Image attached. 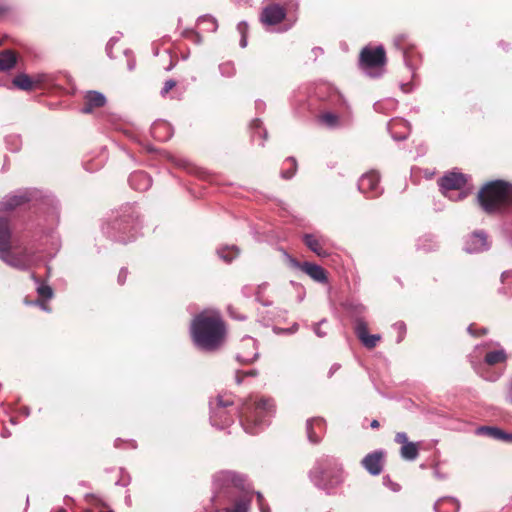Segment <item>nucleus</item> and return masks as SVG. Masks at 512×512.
I'll list each match as a JSON object with an SVG mask.
<instances>
[{"mask_svg":"<svg viewBox=\"0 0 512 512\" xmlns=\"http://www.w3.org/2000/svg\"><path fill=\"white\" fill-rule=\"evenodd\" d=\"M275 411L271 398L249 397L241 405H235L231 396L219 395L211 404L210 422L218 429H225L234 423L235 417L247 434H257L266 425Z\"/></svg>","mask_w":512,"mask_h":512,"instance_id":"obj_1","label":"nucleus"},{"mask_svg":"<svg viewBox=\"0 0 512 512\" xmlns=\"http://www.w3.org/2000/svg\"><path fill=\"white\" fill-rule=\"evenodd\" d=\"M190 332L195 346L205 352H214L224 343L226 327L218 312L203 311L191 323Z\"/></svg>","mask_w":512,"mask_h":512,"instance_id":"obj_2","label":"nucleus"},{"mask_svg":"<svg viewBox=\"0 0 512 512\" xmlns=\"http://www.w3.org/2000/svg\"><path fill=\"white\" fill-rule=\"evenodd\" d=\"M477 199L486 213H502L512 207V185L502 180L491 181L479 191Z\"/></svg>","mask_w":512,"mask_h":512,"instance_id":"obj_3","label":"nucleus"},{"mask_svg":"<svg viewBox=\"0 0 512 512\" xmlns=\"http://www.w3.org/2000/svg\"><path fill=\"white\" fill-rule=\"evenodd\" d=\"M103 233L112 241L126 244L136 238L138 220L131 206L124 207L111 221L102 227Z\"/></svg>","mask_w":512,"mask_h":512,"instance_id":"obj_4","label":"nucleus"},{"mask_svg":"<svg viewBox=\"0 0 512 512\" xmlns=\"http://www.w3.org/2000/svg\"><path fill=\"white\" fill-rule=\"evenodd\" d=\"M312 483L319 489L331 493L344 480L341 465L333 458H321L309 472Z\"/></svg>","mask_w":512,"mask_h":512,"instance_id":"obj_5","label":"nucleus"},{"mask_svg":"<svg viewBox=\"0 0 512 512\" xmlns=\"http://www.w3.org/2000/svg\"><path fill=\"white\" fill-rule=\"evenodd\" d=\"M11 235L9 220L0 217V259L14 268L27 270L30 267V257L27 253H11Z\"/></svg>","mask_w":512,"mask_h":512,"instance_id":"obj_6","label":"nucleus"},{"mask_svg":"<svg viewBox=\"0 0 512 512\" xmlns=\"http://www.w3.org/2000/svg\"><path fill=\"white\" fill-rule=\"evenodd\" d=\"M386 63V53L383 46L375 48L366 46L361 50L359 65L361 69L371 77H379Z\"/></svg>","mask_w":512,"mask_h":512,"instance_id":"obj_7","label":"nucleus"},{"mask_svg":"<svg viewBox=\"0 0 512 512\" xmlns=\"http://www.w3.org/2000/svg\"><path fill=\"white\" fill-rule=\"evenodd\" d=\"M466 183L467 176L456 171L448 172L438 180L442 194L453 201L462 200L467 196V192L462 190Z\"/></svg>","mask_w":512,"mask_h":512,"instance_id":"obj_8","label":"nucleus"},{"mask_svg":"<svg viewBox=\"0 0 512 512\" xmlns=\"http://www.w3.org/2000/svg\"><path fill=\"white\" fill-rule=\"evenodd\" d=\"M245 489V477L233 471H220L213 477V498L223 494H230L231 489Z\"/></svg>","mask_w":512,"mask_h":512,"instance_id":"obj_9","label":"nucleus"},{"mask_svg":"<svg viewBox=\"0 0 512 512\" xmlns=\"http://www.w3.org/2000/svg\"><path fill=\"white\" fill-rule=\"evenodd\" d=\"M474 356H470V362L473 369L485 380L494 382L499 379V373L484 372L485 365L493 366L499 363H504L507 360L506 352L503 348L494 351H488L484 354L483 363L473 360Z\"/></svg>","mask_w":512,"mask_h":512,"instance_id":"obj_10","label":"nucleus"},{"mask_svg":"<svg viewBox=\"0 0 512 512\" xmlns=\"http://www.w3.org/2000/svg\"><path fill=\"white\" fill-rule=\"evenodd\" d=\"M380 177L377 172L370 171L363 174L358 181V189L367 198H376L382 194V188L379 185Z\"/></svg>","mask_w":512,"mask_h":512,"instance_id":"obj_11","label":"nucleus"},{"mask_svg":"<svg viewBox=\"0 0 512 512\" xmlns=\"http://www.w3.org/2000/svg\"><path fill=\"white\" fill-rule=\"evenodd\" d=\"M259 358L257 340L251 336H244L240 341L239 352L236 359L240 363L249 364Z\"/></svg>","mask_w":512,"mask_h":512,"instance_id":"obj_12","label":"nucleus"},{"mask_svg":"<svg viewBox=\"0 0 512 512\" xmlns=\"http://www.w3.org/2000/svg\"><path fill=\"white\" fill-rule=\"evenodd\" d=\"M33 198L30 190H18L13 194L5 196L0 201V211L8 212L12 211L25 203L31 201Z\"/></svg>","mask_w":512,"mask_h":512,"instance_id":"obj_13","label":"nucleus"},{"mask_svg":"<svg viewBox=\"0 0 512 512\" xmlns=\"http://www.w3.org/2000/svg\"><path fill=\"white\" fill-rule=\"evenodd\" d=\"M285 255L287 256L290 264L293 267L300 268L303 272H305L313 280H315L319 283L327 282L326 272L321 266L314 264V263H310V262L300 263L296 259L289 256L288 254H285Z\"/></svg>","mask_w":512,"mask_h":512,"instance_id":"obj_14","label":"nucleus"},{"mask_svg":"<svg viewBox=\"0 0 512 512\" xmlns=\"http://www.w3.org/2000/svg\"><path fill=\"white\" fill-rule=\"evenodd\" d=\"M286 17V10L279 4H270L263 8L260 20L265 26L281 23Z\"/></svg>","mask_w":512,"mask_h":512,"instance_id":"obj_15","label":"nucleus"},{"mask_svg":"<svg viewBox=\"0 0 512 512\" xmlns=\"http://www.w3.org/2000/svg\"><path fill=\"white\" fill-rule=\"evenodd\" d=\"M490 248L488 236L484 231L473 232L466 240L464 249L468 253H480Z\"/></svg>","mask_w":512,"mask_h":512,"instance_id":"obj_16","label":"nucleus"},{"mask_svg":"<svg viewBox=\"0 0 512 512\" xmlns=\"http://www.w3.org/2000/svg\"><path fill=\"white\" fill-rule=\"evenodd\" d=\"M326 430L325 420L319 417L308 419L306 422V433L311 445H318Z\"/></svg>","mask_w":512,"mask_h":512,"instance_id":"obj_17","label":"nucleus"},{"mask_svg":"<svg viewBox=\"0 0 512 512\" xmlns=\"http://www.w3.org/2000/svg\"><path fill=\"white\" fill-rule=\"evenodd\" d=\"M355 334L367 349H373L381 339L379 334L368 333L367 324L363 319L356 320Z\"/></svg>","mask_w":512,"mask_h":512,"instance_id":"obj_18","label":"nucleus"},{"mask_svg":"<svg viewBox=\"0 0 512 512\" xmlns=\"http://www.w3.org/2000/svg\"><path fill=\"white\" fill-rule=\"evenodd\" d=\"M362 465L371 475H379L383 470L384 453L374 451L367 454L362 460Z\"/></svg>","mask_w":512,"mask_h":512,"instance_id":"obj_19","label":"nucleus"},{"mask_svg":"<svg viewBox=\"0 0 512 512\" xmlns=\"http://www.w3.org/2000/svg\"><path fill=\"white\" fill-rule=\"evenodd\" d=\"M476 435L485 436L491 439L503 441L507 444H512V433L505 432L495 426H480L475 430Z\"/></svg>","mask_w":512,"mask_h":512,"instance_id":"obj_20","label":"nucleus"},{"mask_svg":"<svg viewBox=\"0 0 512 512\" xmlns=\"http://www.w3.org/2000/svg\"><path fill=\"white\" fill-rule=\"evenodd\" d=\"M84 105L81 108L83 114H90L95 108L103 107L106 104V97L98 91H87L84 95Z\"/></svg>","mask_w":512,"mask_h":512,"instance_id":"obj_21","label":"nucleus"},{"mask_svg":"<svg viewBox=\"0 0 512 512\" xmlns=\"http://www.w3.org/2000/svg\"><path fill=\"white\" fill-rule=\"evenodd\" d=\"M388 130L395 141L407 139L410 133V124L404 119H392L388 123Z\"/></svg>","mask_w":512,"mask_h":512,"instance_id":"obj_22","label":"nucleus"},{"mask_svg":"<svg viewBox=\"0 0 512 512\" xmlns=\"http://www.w3.org/2000/svg\"><path fill=\"white\" fill-rule=\"evenodd\" d=\"M151 135L154 139L165 142L173 136V128L168 122L158 120L151 126Z\"/></svg>","mask_w":512,"mask_h":512,"instance_id":"obj_23","label":"nucleus"},{"mask_svg":"<svg viewBox=\"0 0 512 512\" xmlns=\"http://www.w3.org/2000/svg\"><path fill=\"white\" fill-rule=\"evenodd\" d=\"M129 185L136 191H146L152 185L151 177L144 171L133 172L128 179Z\"/></svg>","mask_w":512,"mask_h":512,"instance_id":"obj_24","label":"nucleus"},{"mask_svg":"<svg viewBox=\"0 0 512 512\" xmlns=\"http://www.w3.org/2000/svg\"><path fill=\"white\" fill-rule=\"evenodd\" d=\"M305 245L319 257H327L329 253L323 248V238H317L314 234L303 236Z\"/></svg>","mask_w":512,"mask_h":512,"instance_id":"obj_25","label":"nucleus"},{"mask_svg":"<svg viewBox=\"0 0 512 512\" xmlns=\"http://www.w3.org/2000/svg\"><path fill=\"white\" fill-rule=\"evenodd\" d=\"M459 509L460 503L454 497H442L434 504L435 512H458Z\"/></svg>","mask_w":512,"mask_h":512,"instance_id":"obj_26","label":"nucleus"},{"mask_svg":"<svg viewBox=\"0 0 512 512\" xmlns=\"http://www.w3.org/2000/svg\"><path fill=\"white\" fill-rule=\"evenodd\" d=\"M17 56L12 50H3L0 52V71L6 72L15 67Z\"/></svg>","mask_w":512,"mask_h":512,"instance_id":"obj_27","label":"nucleus"},{"mask_svg":"<svg viewBox=\"0 0 512 512\" xmlns=\"http://www.w3.org/2000/svg\"><path fill=\"white\" fill-rule=\"evenodd\" d=\"M394 45L397 49L402 51L404 62L408 67H410V56L408 49L411 47V45L407 42V36L404 34L396 36L394 39Z\"/></svg>","mask_w":512,"mask_h":512,"instance_id":"obj_28","label":"nucleus"},{"mask_svg":"<svg viewBox=\"0 0 512 512\" xmlns=\"http://www.w3.org/2000/svg\"><path fill=\"white\" fill-rule=\"evenodd\" d=\"M250 507L251 499L244 497L237 500L232 507L217 509L215 512H249Z\"/></svg>","mask_w":512,"mask_h":512,"instance_id":"obj_29","label":"nucleus"},{"mask_svg":"<svg viewBox=\"0 0 512 512\" xmlns=\"http://www.w3.org/2000/svg\"><path fill=\"white\" fill-rule=\"evenodd\" d=\"M251 130H252V138L255 140L256 137L261 139L259 145L263 146L264 141L267 139L268 133L265 128L262 126V121L260 119H254L251 122Z\"/></svg>","mask_w":512,"mask_h":512,"instance_id":"obj_30","label":"nucleus"},{"mask_svg":"<svg viewBox=\"0 0 512 512\" xmlns=\"http://www.w3.org/2000/svg\"><path fill=\"white\" fill-rule=\"evenodd\" d=\"M318 120L327 128L334 129L340 126L339 117L332 112H325L319 115Z\"/></svg>","mask_w":512,"mask_h":512,"instance_id":"obj_31","label":"nucleus"},{"mask_svg":"<svg viewBox=\"0 0 512 512\" xmlns=\"http://www.w3.org/2000/svg\"><path fill=\"white\" fill-rule=\"evenodd\" d=\"M197 23L204 31L207 32H215L218 28L217 20L211 15L200 16Z\"/></svg>","mask_w":512,"mask_h":512,"instance_id":"obj_32","label":"nucleus"},{"mask_svg":"<svg viewBox=\"0 0 512 512\" xmlns=\"http://www.w3.org/2000/svg\"><path fill=\"white\" fill-rule=\"evenodd\" d=\"M31 278L37 284L36 290H37L38 295L41 298H43L45 300H49L53 297V290L49 285L41 283L40 280L37 278V276L34 273L31 274Z\"/></svg>","mask_w":512,"mask_h":512,"instance_id":"obj_33","label":"nucleus"},{"mask_svg":"<svg viewBox=\"0 0 512 512\" xmlns=\"http://www.w3.org/2000/svg\"><path fill=\"white\" fill-rule=\"evenodd\" d=\"M218 256L225 262H231L239 254L236 246H226L217 250Z\"/></svg>","mask_w":512,"mask_h":512,"instance_id":"obj_34","label":"nucleus"},{"mask_svg":"<svg viewBox=\"0 0 512 512\" xmlns=\"http://www.w3.org/2000/svg\"><path fill=\"white\" fill-rule=\"evenodd\" d=\"M13 84L21 89V90H31L33 87V82L31 78L26 74H19L13 79Z\"/></svg>","mask_w":512,"mask_h":512,"instance_id":"obj_35","label":"nucleus"},{"mask_svg":"<svg viewBox=\"0 0 512 512\" xmlns=\"http://www.w3.org/2000/svg\"><path fill=\"white\" fill-rule=\"evenodd\" d=\"M285 164L289 165V167L281 171V177L284 179H291L296 173L297 161L293 157H288L285 160Z\"/></svg>","mask_w":512,"mask_h":512,"instance_id":"obj_36","label":"nucleus"},{"mask_svg":"<svg viewBox=\"0 0 512 512\" xmlns=\"http://www.w3.org/2000/svg\"><path fill=\"white\" fill-rule=\"evenodd\" d=\"M395 442L401 445V448H419V443L408 441V437L405 432L397 433L395 436Z\"/></svg>","mask_w":512,"mask_h":512,"instance_id":"obj_37","label":"nucleus"},{"mask_svg":"<svg viewBox=\"0 0 512 512\" xmlns=\"http://www.w3.org/2000/svg\"><path fill=\"white\" fill-rule=\"evenodd\" d=\"M257 375H258V371L256 369H250L248 371H237L235 379H236V382L238 384H240L245 377H248V376L255 377Z\"/></svg>","mask_w":512,"mask_h":512,"instance_id":"obj_38","label":"nucleus"},{"mask_svg":"<svg viewBox=\"0 0 512 512\" xmlns=\"http://www.w3.org/2000/svg\"><path fill=\"white\" fill-rule=\"evenodd\" d=\"M419 450H400L401 457L407 461H413L418 457Z\"/></svg>","mask_w":512,"mask_h":512,"instance_id":"obj_39","label":"nucleus"},{"mask_svg":"<svg viewBox=\"0 0 512 512\" xmlns=\"http://www.w3.org/2000/svg\"><path fill=\"white\" fill-rule=\"evenodd\" d=\"M393 328L399 333L397 343H400L403 340L404 334L406 332V325L404 322H396L393 325Z\"/></svg>","mask_w":512,"mask_h":512,"instance_id":"obj_40","label":"nucleus"},{"mask_svg":"<svg viewBox=\"0 0 512 512\" xmlns=\"http://www.w3.org/2000/svg\"><path fill=\"white\" fill-rule=\"evenodd\" d=\"M383 484L393 492H398L400 490V485L393 482L389 476L383 477Z\"/></svg>","mask_w":512,"mask_h":512,"instance_id":"obj_41","label":"nucleus"},{"mask_svg":"<svg viewBox=\"0 0 512 512\" xmlns=\"http://www.w3.org/2000/svg\"><path fill=\"white\" fill-rule=\"evenodd\" d=\"M222 75L232 76L234 74V67L230 63H224L219 66Z\"/></svg>","mask_w":512,"mask_h":512,"instance_id":"obj_42","label":"nucleus"},{"mask_svg":"<svg viewBox=\"0 0 512 512\" xmlns=\"http://www.w3.org/2000/svg\"><path fill=\"white\" fill-rule=\"evenodd\" d=\"M176 86V81L169 79L164 83L163 88L160 91V94L164 97L168 94V92Z\"/></svg>","mask_w":512,"mask_h":512,"instance_id":"obj_43","label":"nucleus"},{"mask_svg":"<svg viewBox=\"0 0 512 512\" xmlns=\"http://www.w3.org/2000/svg\"><path fill=\"white\" fill-rule=\"evenodd\" d=\"M324 323H326V320H325V319H323V320H321L320 322H318V323H316V324H314V325H313V331H314V333H315L318 337H320V338H323V337H325V336L327 335V332H325V331H323V330L321 329V325H322V324H324Z\"/></svg>","mask_w":512,"mask_h":512,"instance_id":"obj_44","label":"nucleus"},{"mask_svg":"<svg viewBox=\"0 0 512 512\" xmlns=\"http://www.w3.org/2000/svg\"><path fill=\"white\" fill-rule=\"evenodd\" d=\"M121 472V478L116 481V485L126 487L130 483V476L127 474H124L123 469H120Z\"/></svg>","mask_w":512,"mask_h":512,"instance_id":"obj_45","label":"nucleus"},{"mask_svg":"<svg viewBox=\"0 0 512 512\" xmlns=\"http://www.w3.org/2000/svg\"><path fill=\"white\" fill-rule=\"evenodd\" d=\"M501 281L504 285H509L512 288V271H505L501 275Z\"/></svg>","mask_w":512,"mask_h":512,"instance_id":"obj_46","label":"nucleus"},{"mask_svg":"<svg viewBox=\"0 0 512 512\" xmlns=\"http://www.w3.org/2000/svg\"><path fill=\"white\" fill-rule=\"evenodd\" d=\"M127 274H128L127 269L121 268V270H120V272L118 274V279H117V281H118V283L120 285H123L125 283L126 278H127Z\"/></svg>","mask_w":512,"mask_h":512,"instance_id":"obj_47","label":"nucleus"},{"mask_svg":"<svg viewBox=\"0 0 512 512\" xmlns=\"http://www.w3.org/2000/svg\"><path fill=\"white\" fill-rule=\"evenodd\" d=\"M237 30L241 36L246 35L248 31V24L245 21L238 23Z\"/></svg>","mask_w":512,"mask_h":512,"instance_id":"obj_48","label":"nucleus"},{"mask_svg":"<svg viewBox=\"0 0 512 512\" xmlns=\"http://www.w3.org/2000/svg\"><path fill=\"white\" fill-rule=\"evenodd\" d=\"M228 312H229L230 316L234 319H237V320H245L246 319V316L236 313L232 307H228Z\"/></svg>","mask_w":512,"mask_h":512,"instance_id":"obj_49","label":"nucleus"},{"mask_svg":"<svg viewBox=\"0 0 512 512\" xmlns=\"http://www.w3.org/2000/svg\"><path fill=\"white\" fill-rule=\"evenodd\" d=\"M115 43H116V39L113 37V38H111V39L108 41V43H107V45H106V52H107V55H108L110 58H112L111 51H112V48H113V46H114V44H115Z\"/></svg>","mask_w":512,"mask_h":512,"instance_id":"obj_50","label":"nucleus"},{"mask_svg":"<svg viewBox=\"0 0 512 512\" xmlns=\"http://www.w3.org/2000/svg\"><path fill=\"white\" fill-rule=\"evenodd\" d=\"M188 34H191V35L194 37V41H195L196 43H200V42H201V40H202V39H201V36H200V34H199V33L195 32V31H193V30H191V31H189V32H188V31H185V32H184V36L188 37V36H189Z\"/></svg>","mask_w":512,"mask_h":512,"instance_id":"obj_51","label":"nucleus"},{"mask_svg":"<svg viewBox=\"0 0 512 512\" xmlns=\"http://www.w3.org/2000/svg\"><path fill=\"white\" fill-rule=\"evenodd\" d=\"M507 390V400L512 403V378L508 382Z\"/></svg>","mask_w":512,"mask_h":512,"instance_id":"obj_52","label":"nucleus"},{"mask_svg":"<svg viewBox=\"0 0 512 512\" xmlns=\"http://www.w3.org/2000/svg\"><path fill=\"white\" fill-rule=\"evenodd\" d=\"M258 507H259L260 512H271L270 507L266 501L259 503Z\"/></svg>","mask_w":512,"mask_h":512,"instance_id":"obj_53","label":"nucleus"},{"mask_svg":"<svg viewBox=\"0 0 512 512\" xmlns=\"http://www.w3.org/2000/svg\"><path fill=\"white\" fill-rule=\"evenodd\" d=\"M312 53L314 54L315 56V59L319 56V55H322L323 54V49L320 48V47H314L312 49Z\"/></svg>","mask_w":512,"mask_h":512,"instance_id":"obj_54","label":"nucleus"},{"mask_svg":"<svg viewBox=\"0 0 512 512\" xmlns=\"http://www.w3.org/2000/svg\"><path fill=\"white\" fill-rule=\"evenodd\" d=\"M340 368V365L339 364H333L331 367H330V370H329V377H331L336 371H338Z\"/></svg>","mask_w":512,"mask_h":512,"instance_id":"obj_55","label":"nucleus"},{"mask_svg":"<svg viewBox=\"0 0 512 512\" xmlns=\"http://www.w3.org/2000/svg\"><path fill=\"white\" fill-rule=\"evenodd\" d=\"M254 494L256 495V498H257V504H259V503H262V502H265V501H266V500H265V498H264V496H263V494H262L261 492L257 491V492H255Z\"/></svg>","mask_w":512,"mask_h":512,"instance_id":"obj_56","label":"nucleus"},{"mask_svg":"<svg viewBox=\"0 0 512 512\" xmlns=\"http://www.w3.org/2000/svg\"><path fill=\"white\" fill-rule=\"evenodd\" d=\"M240 46L242 48H245L247 46V35H243L241 36V39H240Z\"/></svg>","mask_w":512,"mask_h":512,"instance_id":"obj_57","label":"nucleus"},{"mask_svg":"<svg viewBox=\"0 0 512 512\" xmlns=\"http://www.w3.org/2000/svg\"><path fill=\"white\" fill-rule=\"evenodd\" d=\"M135 68V60H128V69L132 71Z\"/></svg>","mask_w":512,"mask_h":512,"instance_id":"obj_58","label":"nucleus"},{"mask_svg":"<svg viewBox=\"0 0 512 512\" xmlns=\"http://www.w3.org/2000/svg\"><path fill=\"white\" fill-rule=\"evenodd\" d=\"M36 304L39 305L43 310L49 311L48 307L43 302L37 301Z\"/></svg>","mask_w":512,"mask_h":512,"instance_id":"obj_59","label":"nucleus"},{"mask_svg":"<svg viewBox=\"0 0 512 512\" xmlns=\"http://www.w3.org/2000/svg\"><path fill=\"white\" fill-rule=\"evenodd\" d=\"M468 332L471 334V335H474L476 336L477 333L474 331L473 329V325H469L468 328H467Z\"/></svg>","mask_w":512,"mask_h":512,"instance_id":"obj_60","label":"nucleus"},{"mask_svg":"<svg viewBox=\"0 0 512 512\" xmlns=\"http://www.w3.org/2000/svg\"><path fill=\"white\" fill-rule=\"evenodd\" d=\"M264 105V102H262L261 100L256 101V109L263 108Z\"/></svg>","mask_w":512,"mask_h":512,"instance_id":"obj_61","label":"nucleus"},{"mask_svg":"<svg viewBox=\"0 0 512 512\" xmlns=\"http://www.w3.org/2000/svg\"><path fill=\"white\" fill-rule=\"evenodd\" d=\"M52 512H66V509L64 507H56Z\"/></svg>","mask_w":512,"mask_h":512,"instance_id":"obj_62","label":"nucleus"},{"mask_svg":"<svg viewBox=\"0 0 512 512\" xmlns=\"http://www.w3.org/2000/svg\"><path fill=\"white\" fill-rule=\"evenodd\" d=\"M370 426L372 428H378L379 427V422L377 420H373L371 423H370Z\"/></svg>","mask_w":512,"mask_h":512,"instance_id":"obj_63","label":"nucleus"},{"mask_svg":"<svg viewBox=\"0 0 512 512\" xmlns=\"http://www.w3.org/2000/svg\"><path fill=\"white\" fill-rule=\"evenodd\" d=\"M125 501H126V503H127L128 505H130V504H131V497H130V495L126 496Z\"/></svg>","mask_w":512,"mask_h":512,"instance_id":"obj_64","label":"nucleus"}]
</instances>
